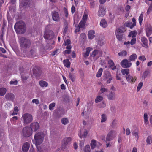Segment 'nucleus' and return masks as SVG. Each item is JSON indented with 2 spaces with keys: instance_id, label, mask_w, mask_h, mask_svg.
<instances>
[{
  "instance_id": "obj_41",
  "label": "nucleus",
  "mask_w": 152,
  "mask_h": 152,
  "mask_svg": "<svg viewBox=\"0 0 152 152\" xmlns=\"http://www.w3.org/2000/svg\"><path fill=\"white\" fill-rule=\"evenodd\" d=\"M61 123L64 125H66L69 122V120L67 118H62L61 120Z\"/></svg>"
},
{
  "instance_id": "obj_8",
  "label": "nucleus",
  "mask_w": 152,
  "mask_h": 152,
  "mask_svg": "<svg viewBox=\"0 0 152 152\" xmlns=\"http://www.w3.org/2000/svg\"><path fill=\"white\" fill-rule=\"evenodd\" d=\"M132 64V63L126 59L123 60L121 62V66L124 68H129L131 66Z\"/></svg>"
},
{
  "instance_id": "obj_60",
  "label": "nucleus",
  "mask_w": 152,
  "mask_h": 152,
  "mask_svg": "<svg viewBox=\"0 0 152 152\" xmlns=\"http://www.w3.org/2000/svg\"><path fill=\"white\" fill-rule=\"evenodd\" d=\"M133 135L137 139L138 138V133L137 132L134 131L132 132Z\"/></svg>"
},
{
  "instance_id": "obj_2",
  "label": "nucleus",
  "mask_w": 152,
  "mask_h": 152,
  "mask_svg": "<svg viewBox=\"0 0 152 152\" xmlns=\"http://www.w3.org/2000/svg\"><path fill=\"white\" fill-rule=\"evenodd\" d=\"M44 135L42 132H40L36 133L34 136L33 142L36 146L37 149H38V145H40L43 140Z\"/></svg>"
},
{
  "instance_id": "obj_5",
  "label": "nucleus",
  "mask_w": 152,
  "mask_h": 152,
  "mask_svg": "<svg viewBox=\"0 0 152 152\" xmlns=\"http://www.w3.org/2000/svg\"><path fill=\"white\" fill-rule=\"evenodd\" d=\"M102 54V51L101 50H95L93 51L91 55V56L93 58L94 61L96 60Z\"/></svg>"
},
{
  "instance_id": "obj_52",
  "label": "nucleus",
  "mask_w": 152,
  "mask_h": 152,
  "mask_svg": "<svg viewBox=\"0 0 152 152\" xmlns=\"http://www.w3.org/2000/svg\"><path fill=\"white\" fill-rule=\"evenodd\" d=\"M69 77L72 82H74L75 81V76L73 75L71 73H69Z\"/></svg>"
},
{
  "instance_id": "obj_39",
  "label": "nucleus",
  "mask_w": 152,
  "mask_h": 152,
  "mask_svg": "<svg viewBox=\"0 0 152 152\" xmlns=\"http://www.w3.org/2000/svg\"><path fill=\"white\" fill-rule=\"evenodd\" d=\"M107 119V117L106 115L104 114H102L101 115V122L103 123L105 122Z\"/></svg>"
},
{
  "instance_id": "obj_32",
  "label": "nucleus",
  "mask_w": 152,
  "mask_h": 152,
  "mask_svg": "<svg viewBox=\"0 0 152 152\" xmlns=\"http://www.w3.org/2000/svg\"><path fill=\"white\" fill-rule=\"evenodd\" d=\"M137 32L136 31H132L130 32L128 35L129 37H132V38H135L137 34Z\"/></svg>"
},
{
  "instance_id": "obj_29",
  "label": "nucleus",
  "mask_w": 152,
  "mask_h": 152,
  "mask_svg": "<svg viewBox=\"0 0 152 152\" xmlns=\"http://www.w3.org/2000/svg\"><path fill=\"white\" fill-rule=\"evenodd\" d=\"M70 43L71 41L69 39H67L65 42L64 45L65 46H67L66 48V49H71L72 47L70 45Z\"/></svg>"
},
{
  "instance_id": "obj_23",
  "label": "nucleus",
  "mask_w": 152,
  "mask_h": 152,
  "mask_svg": "<svg viewBox=\"0 0 152 152\" xmlns=\"http://www.w3.org/2000/svg\"><path fill=\"white\" fill-rule=\"evenodd\" d=\"M95 31L93 30L89 31L88 34V37L89 39H92L95 37Z\"/></svg>"
},
{
  "instance_id": "obj_26",
  "label": "nucleus",
  "mask_w": 152,
  "mask_h": 152,
  "mask_svg": "<svg viewBox=\"0 0 152 152\" xmlns=\"http://www.w3.org/2000/svg\"><path fill=\"white\" fill-rule=\"evenodd\" d=\"M100 25L101 27L104 28H105L107 26V23L104 19H102L101 20Z\"/></svg>"
},
{
  "instance_id": "obj_28",
  "label": "nucleus",
  "mask_w": 152,
  "mask_h": 152,
  "mask_svg": "<svg viewBox=\"0 0 152 152\" xmlns=\"http://www.w3.org/2000/svg\"><path fill=\"white\" fill-rule=\"evenodd\" d=\"M148 116L147 113H145L143 115L144 123L145 125H147L148 123Z\"/></svg>"
},
{
  "instance_id": "obj_38",
  "label": "nucleus",
  "mask_w": 152,
  "mask_h": 152,
  "mask_svg": "<svg viewBox=\"0 0 152 152\" xmlns=\"http://www.w3.org/2000/svg\"><path fill=\"white\" fill-rule=\"evenodd\" d=\"M121 72L123 75H128L129 73V69H124L121 70Z\"/></svg>"
},
{
  "instance_id": "obj_34",
  "label": "nucleus",
  "mask_w": 152,
  "mask_h": 152,
  "mask_svg": "<svg viewBox=\"0 0 152 152\" xmlns=\"http://www.w3.org/2000/svg\"><path fill=\"white\" fill-rule=\"evenodd\" d=\"M7 89L4 88H0V96H4L6 93Z\"/></svg>"
},
{
  "instance_id": "obj_22",
  "label": "nucleus",
  "mask_w": 152,
  "mask_h": 152,
  "mask_svg": "<svg viewBox=\"0 0 152 152\" xmlns=\"http://www.w3.org/2000/svg\"><path fill=\"white\" fill-rule=\"evenodd\" d=\"M5 97L6 99L11 101H13L15 97L14 95L11 93L7 94Z\"/></svg>"
},
{
  "instance_id": "obj_46",
  "label": "nucleus",
  "mask_w": 152,
  "mask_h": 152,
  "mask_svg": "<svg viewBox=\"0 0 152 152\" xmlns=\"http://www.w3.org/2000/svg\"><path fill=\"white\" fill-rule=\"evenodd\" d=\"M86 23V22L81 20L79 24V28H82L85 26Z\"/></svg>"
},
{
  "instance_id": "obj_17",
  "label": "nucleus",
  "mask_w": 152,
  "mask_h": 152,
  "mask_svg": "<svg viewBox=\"0 0 152 152\" xmlns=\"http://www.w3.org/2000/svg\"><path fill=\"white\" fill-rule=\"evenodd\" d=\"M146 34L147 37H148L152 34V27L151 26H148L146 29Z\"/></svg>"
},
{
  "instance_id": "obj_24",
  "label": "nucleus",
  "mask_w": 152,
  "mask_h": 152,
  "mask_svg": "<svg viewBox=\"0 0 152 152\" xmlns=\"http://www.w3.org/2000/svg\"><path fill=\"white\" fill-rule=\"evenodd\" d=\"M104 79L105 78L109 77L110 80L111 79V75L110 72L108 71L105 70L104 71Z\"/></svg>"
},
{
  "instance_id": "obj_50",
  "label": "nucleus",
  "mask_w": 152,
  "mask_h": 152,
  "mask_svg": "<svg viewBox=\"0 0 152 152\" xmlns=\"http://www.w3.org/2000/svg\"><path fill=\"white\" fill-rule=\"evenodd\" d=\"M152 11V4L150 5L147 10L146 13L147 15H148Z\"/></svg>"
},
{
  "instance_id": "obj_33",
  "label": "nucleus",
  "mask_w": 152,
  "mask_h": 152,
  "mask_svg": "<svg viewBox=\"0 0 152 152\" xmlns=\"http://www.w3.org/2000/svg\"><path fill=\"white\" fill-rule=\"evenodd\" d=\"M108 90L106 88L103 87H101L100 89L99 93L101 94H103L105 92H107Z\"/></svg>"
},
{
  "instance_id": "obj_43",
  "label": "nucleus",
  "mask_w": 152,
  "mask_h": 152,
  "mask_svg": "<svg viewBox=\"0 0 152 152\" xmlns=\"http://www.w3.org/2000/svg\"><path fill=\"white\" fill-rule=\"evenodd\" d=\"M143 12H142L141 14L140 15V16L139 17L138 20L140 24V25H141L142 21L143 20Z\"/></svg>"
},
{
  "instance_id": "obj_21",
  "label": "nucleus",
  "mask_w": 152,
  "mask_h": 152,
  "mask_svg": "<svg viewBox=\"0 0 152 152\" xmlns=\"http://www.w3.org/2000/svg\"><path fill=\"white\" fill-rule=\"evenodd\" d=\"M108 62L109 67L111 69L114 70L116 69V66L112 60L110 59L109 60Z\"/></svg>"
},
{
  "instance_id": "obj_27",
  "label": "nucleus",
  "mask_w": 152,
  "mask_h": 152,
  "mask_svg": "<svg viewBox=\"0 0 152 152\" xmlns=\"http://www.w3.org/2000/svg\"><path fill=\"white\" fill-rule=\"evenodd\" d=\"M137 58V56L136 54L133 53L129 57V60L130 61H134Z\"/></svg>"
},
{
  "instance_id": "obj_35",
  "label": "nucleus",
  "mask_w": 152,
  "mask_h": 152,
  "mask_svg": "<svg viewBox=\"0 0 152 152\" xmlns=\"http://www.w3.org/2000/svg\"><path fill=\"white\" fill-rule=\"evenodd\" d=\"M103 99V97L102 96L98 95L95 99V102L96 103H97L102 101Z\"/></svg>"
},
{
  "instance_id": "obj_37",
  "label": "nucleus",
  "mask_w": 152,
  "mask_h": 152,
  "mask_svg": "<svg viewBox=\"0 0 152 152\" xmlns=\"http://www.w3.org/2000/svg\"><path fill=\"white\" fill-rule=\"evenodd\" d=\"M64 65L67 68L69 67L70 66V63L69 60L68 59L64 60L63 61Z\"/></svg>"
},
{
  "instance_id": "obj_36",
  "label": "nucleus",
  "mask_w": 152,
  "mask_h": 152,
  "mask_svg": "<svg viewBox=\"0 0 152 152\" xmlns=\"http://www.w3.org/2000/svg\"><path fill=\"white\" fill-rule=\"evenodd\" d=\"M103 71V69L102 68H101L99 69L96 75V77H97L99 78L101 76Z\"/></svg>"
},
{
  "instance_id": "obj_45",
  "label": "nucleus",
  "mask_w": 152,
  "mask_h": 152,
  "mask_svg": "<svg viewBox=\"0 0 152 152\" xmlns=\"http://www.w3.org/2000/svg\"><path fill=\"white\" fill-rule=\"evenodd\" d=\"M18 111V109L17 107H15L14 108V110L12 113H11V115H14L17 114Z\"/></svg>"
},
{
  "instance_id": "obj_57",
  "label": "nucleus",
  "mask_w": 152,
  "mask_h": 152,
  "mask_svg": "<svg viewBox=\"0 0 152 152\" xmlns=\"http://www.w3.org/2000/svg\"><path fill=\"white\" fill-rule=\"evenodd\" d=\"M88 18V15L86 14H84L82 18V20L86 22Z\"/></svg>"
},
{
  "instance_id": "obj_11",
  "label": "nucleus",
  "mask_w": 152,
  "mask_h": 152,
  "mask_svg": "<svg viewBox=\"0 0 152 152\" xmlns=\"http://www.w3.org/2000/svg\"><path fill=\"white\" fill-rule=\"evenodd\" d=\"M71 138L69 137H66L62 140L61 144L63 146L65 147L70 143Z\"/></svg>"
},
{
  "instance_id": "obj_62",
  "label": "nucleus",
  "mask_w": 152,
  "mask_h": 152,
  "mask_svg": "<svg viewBox=\"0 0 152 152\" xmlns=\"http://www.w3.org/2000/svg\"><path fill=\"white\" fill-rule=\"evenodd\" d=\"M11 106V104L10 103H8L6 104L5 105V107L7 109L9 110Z\"/></svg>"
},
{
  "instance_id": "obj_25",
  "label": "nucleus",
  "mask_w": 152,
  "mask_h": 152,
  "mask_svg": "<svg viewBox=\"0 0 152 152\" xmlns=\"http://www.w3.org/2000/svg\"><path fill=\"white\" fill-rule=\"evenodd\" d=\"M141 41L145 47L148 48V41L146 38L144 37H142L141 38Z\"/></svg>"
},
{
  "instance_id": "obj_31",
  "label": "nucleus",
  "mask_w": 152,
  "mask_h": 152,
  "mask_svg": "<svg viewBox=\"0 0 152 152\" xmlns=\"http://www.w3.org/2000/svg\"><path fill=\"white\" fill-rule=\"evenodd\" d=\"M125 26L126 27L130 28L131 29L132 28L135 26H133V24L132 22H126L124 24Z\"/></svg>"
},
{
  "instance_id": "obj_49",
  "label": "nucleus",
  "mask_w": 152,
  "mask_h": 152,
  "mask_svg": "<svg viewBox=\"0 0 152 152\" xmlns=\"http://www.w3.org/2000/svg\"><path fill=\"white\" fill-rule=\"evenodd\" d=\"M149 72L148 71H146L143 72L142 75V78L144 79L146 78L149 74Z\"/></svg>"
},
{
  "instance_id": "obj_55",
  "label": "nucleus",
  "mask_w": 152,
  "mask_h": 152,
  "mask_svg": "<svg viewBox=\"0 0 152 152\" xmlns=\"http://www.w3.org/2000/svg\"><path fill=\"white\" fill-rule=\"evenodd\" d=\"M10 85H16L18 83V81L17 80H12L10 82Z\"/></svg>"
},
{
  "instance_id": "obj_16",
  "label": "nucleus",
  "mask_w": 152,
  "mask_h": 152,
  "mask_svg": "<svg viewBox=\"0 0 152 152\" xmlns=\"http://www.w3.org/2000/svg\"><path fill=\"white\" fill-rule=\"evenodd\" d=\"M108 99L109 100H114L115 99V94L114 92L111 91L107 95Z\"/></svg>"
},
{
  "instance_id": "obj_1",
  "label": "nucleus",
  "mask_w": 152,
  "mask_h": 152,
  "mask_svg": "<svg viewBox=\"0 0 152 152\" xmlns=\"http://www.w3.org/2000/svg\"><path fill=\"white\" fill-rule=\"evenodd\" d=\"M14 29L17 33L22 34L25 32L26 27L25 23L21 21L16 23L14 26Z\"/></svg>"
},
{
  "instance_id": "obj_9",
  "label": "nucleus",
  "mask_w": 152,
  "mask_h": 152,
  "mask_svg": "<svg viewBox=\"0 0 152 152\" xmlns=\"http://www.w3.org/2000/svg\"><path fill=\"white\" fill-rule=\"evenodd\" d=\"M101 144L96 140L93 139L91 142L90 146L91 149H94L96 147H99L101 146Z\"/></svg>"
},
{
  "instance_id": "obj_42",
  "label": "nucleus",
  "mask_w": 152,
  "mask_h": 152,
  "mask_svg": "<svg viewBox=\"0 0 152 152\" xmlns=\"http://www.w3.org/2000/svg\"><path fill=\"white\" fill-rule=\"evenodd\" d=\"M35 50H31L30 51V54L28 56V57L30 58H33L35 55Z\"/></svg>"
},
{
  "instance_id": "obj_6",
  "label": "nucleus",
  "mask_w": 152,
  "mask_h": 152,
  "mask_svg": "<svg viewBox=\"0 0 152 152\" xmlns=\"http://www.w3.org/2000/svg\"><path fill=\"white\" fill-rule=\"evenodd\" d=\"M32 130L29 127H26L23 129L22 134L24 137H28L32 135Z\"/></svg>"
},
{
  "instance_id": "obj_47",
  "label": "nucleus",
  "mask_w": 152,
  "mask_h": 152,
  "mask_svg": "<svg viewBox=\"0 0 152 152\" xmlns=\"http://www.w3.org/2000/svg\"><path fill=\"white\" fill-rule=\"evenodd\" d=\"M143 85V83L142 82H140L137 87V92H138L142 88Z\"/></svg>"
},
{
  "instance_id": "obj_63",
  "label": "nucleus",
  "mask_w": 152,
  "mask_h": 152,
  "mask_svg": "<svg viewBox=\"0 0 152 152\" xmlns=\"http://www.w3.org/2000/svg\"><path fill=\"white\" fill-rule=\"evenodd\" d=\"M146 142L148 144H150L151 142V137H148L147 139Z\"/></svg>"
},
{
  "instance_id": "obj_13",
  "label": "nucleus",
  "mask_w": 152,
  "mask_h": 152,
  "mask_svg": "<svg viewBox=\"0 0 152 152\" xmlns=\"http://www.w3.org/2000/svg\"><path fill=\"white\" fill-rule=\"evenodd\" d=\"M106 12V10L104 7H99L98 12V15L100 17H103L105 14Z\"/></svg>"
},
{
  "instance_id": "obj_48",
  "label": "nucleus",
  "mask_w": 152,
  "mask_h": 152,
  "mask_svg": "<svg viewBox=\"0 0 152 152\" xmlns=\"http://www.w3.org/2000/svg\"><path fill=\"white\" fill-rule=\"evenodd\" d=\"M118 55L119 56H126L127 55V52L125 50H123L120 53H118Z\"/></svg>"
},
{
  "instance_id": "obj_10",
  "label": "nucleus",
  "mask_w": 152,
  "mask_h": 152,
  "mask_svg": "<svg viewBox=\"0 0 152 152\" xmlns=\"http://www.w3.org/2000/svg\"><path fill=\"white\" fill-rule=\"evenodd\" d=\"M115 134L114 131H110L107 134L106 137L105 142H108L112 140L115 137Z\"/></svg>"
},
{
  "instance_id": "obj_54",
  "label": "nucleus",
  "mask_w": 152,
  "mask_h": 152,
  "mask_svg": "<svg viewBox=\"0 0 152 152\" xmlns=\"http://www.w3.org/2000/svg\"><path fill=\"white\" fill-rule=\"evenodd\" d=\"M18 119V118L17 116L13 117L12 118H11V121L12 124H15V122Z\"/></svg>"
},
{
  "instance_id": "obj_12",
  "label": "nucleus",
  "mask_w": 152,
  "mask_h": 152,
  "mask_svg": "<svg viewBox=\"0 0 152 152\" xmlns=\"http://www.w3.org/2000/svg\"><path fill=\"white\" fill-rule=\"evenodd\" d=\"M29 127L32 130V131H36L39 129V124L37 122H34L31 124Z\"/></svg>"
},
{
  "instance_id": "obj_19",
  "label": "nucleus",
  "mask_w": 152,
  "mask_h": 152,
  "mask_svg": "<svg viewBox=\"0 0 152 152\" xmlns=\"http://www.w3.org/2000/svg\"><path fill=\"white\" fill-rule=\"evenodd\" d=\"M126 78L127 81L129 83H133L136 80V77H134L130 75L126 76Z\"/></svg>"
},
{
  "instance_id": "obj_64",
  "label": "nucleus",
  "mask_w": 152,
  "mask_h": 152,
  "mask_svg": "<svg viewBox=\"0 0 152 152\" xmlns=\"http://www.w3.org/2000/svg\"><path fill=\"white\" fill-rule=\"evenodd\" d=\"M126 134L127 135H129L130 133V129L129 128L126 129Z\"/></svg>"
},
{
  "instance_id": "obj_15",
  "label": "nucleus",
  "mask_w": 152,
  "mask_h": 152,
  "mask_svg": "<svg viewBox=\"0 0 152 152\" xmlns=\"http://www.w3.org/2000/svg\"><path fill=\"white\" fill-rule=\"evenodd\" d=\"M52 18L55 21H58L60 20V17L58 13L56 11L53 12L52 13Z\"/></svg>"
},
{
  "instance_id": "obj_56",
  "label": "nucleus",
  "mask_w": 152,
  "mask_h": 152,
  "mask_svg": "<svg viewBox=\"0 0 152 152\" xmlns=\"http://www.w3.org/2000/svg\"><path fill=\"white\" fill-rule=\"evenodd\" d=\"M138 59L139 60L144 61L146 60V58L144 56L142 55L140 56Z\"/></svg>"
},
{
  "instance_id": "obj_40",
  "label": "nucleus",
  "mask_w": 152,
  "mask_h": 152,
  "mask_svg": "<svg viewBox=\"0 0 152 152\" xmlns=\"http://www.w3.org/2000/svg\"><path fill=\"white\" fill-rule=\"evenodd\" d=\"M105 42V39L104 37H103L101 39H100L98 42V44H99L100 46H102L104 44Z\"/></svg>"
},
{
  "instance_id": "obj_4",
  "label": "nucleus",
  "mask_w": 152,
  "mask_h": 152,
  "mask_svg": "<svg viewBox=\"0 0 152 152\" xmlns=\"http://www.w3.org/2000/svg\"><path fill=\"white\" fill-rule=\"evenodd\" d=\"M21 120L24 124H27L32 121L33 118L31 114L26 113L23 115L21 117Z\"/></svg>"
},
{
  "instance_id": "obj_53",
  "label": "nucleus",
  "mask_w": 152,
  "mask_h": 152,
  "mask_svg": "<svg viewBox=\"0 0 152 152\" xmlns=\"http://www.w3.org/2000/svg\"><path fill=\"white\" fill-rule=\"evenodd\" d=\"M60 50L59 49H56L53 52H52L51 55L52 56H54L58 54L59 53H60Z\"/></svg>"
},
{
  "instance_id": "obj_44",
  "label": "nucleus",
  "mask_w": 152,
  "mask_h": 152,
  "mask_svg": "<svg viewBox=\"0 0 152 152\" xmlns=\"http://www.w3.org/2000/svg\"><path fill=\"white\" fill-rule=\"evenodd\" d=\"M84 152H90V147L89 145H86L84 149Z\"/></svg>"
},
{
  "instance_id": "obj_58",
  "label": "nucleus",
  "mask_w": 152,
  "mask_h": 152,
  "mask_svg": "<svg viewBox=\"0 0 152 152\" xmlns=\"http://www.w3.org/2000/svg\"><path fill=\"white\" fill-rule=\"evenodd\" d=\"M136 39L135 38H132L130 42V44L133 45L136 43Z\"/></svg>"
},
{
  "instance_id": "obj_18",
  "label": "nucleus",
  "mask_w": 152,
  "mask_h": 152,
  "mask_svg": "<svg viewBox=\"0 0 152 152\" xmlns=\"http://www.w3.org/2000/svg\"><path fill=\"white\" fill-rule=\"evenodd\" d=\"M30 144L28 142L25 143L22 146V150L23 152H27L28 150Z\"/></svg>"
},
{
  "instance_id": "obj_3",
  "label": "nucleus",
  "mask_w": 152,
  "mask_h": 152,
  "mask_svg": "<svg viewBox=\"0 0 152 152\" xmlns=\"http://www.w3.org/2000/svg\"><path fill=\"white\" fill-rule=\"evenodd\" d=\"M20 45L23 48H29L31 45L30 40L24 37H22L19 39Z\"/></svg>"
},
{
  "instance_id": "obj_14",
  "label": "nucleus",
  "mask_w": 152,
  "mask_h": 152,
  "mask_svg": "<svg viewBox=\"0 0 152 152\" xmlns=\"http://www.w3.org/2000/svg\"><path fill=\"white\" fill-rule=\"evenodd\" d=\"M87 134L88 132L86 129H81L78 133V135L80 138L86 137Z\"/></svg>"
},
{
  "instance_id": "obj_30",
  "label": "nucleus",
  "mask_w": 152,
  "mask_h": 152,
  "mask_svg": "<svg viewBox=\"0 0 152 152\" xmlns=\"http://www.w3.org/2000/svg\"><path fill=\"white\" fill-rule=\"evenodd\" d=\"M39 85L42 87H46L48 86V83L45 81L41 80L39 82Z\"/></svg>"
},
{
  "instance_id": "obj_7",
  "label": "nucleus",
  "mask_w": 152,
  "mask_h": 152,
  "mask_svg": "<svg viewBox=\"0 0 152 152\" xmlns=\"http://www.w3.org/2000/svg\"><path fill=\"white\" fill-rule=\"evenodd\" d=\"M124 32L121 29H117L115 31V34L117 39L119 41H121L123 37Z\"/></svg>"
},
{
  "instance_id": "obj_51",
  "label": "nucleus",
  "mask_w": 152,
  "mask_h": 152,
  "mask_svg": "<svg viewBox=\"0 0 152 152\" xmlns=\"http://www.w3.org/2000/svg\"><path fill=\"white\" fill-rule=\"evenodd\" d=\"M55 106V104L54 103L50 104L49 105V109L51 110H53L54 109V107Z\"/></svg>"
},
{
  "instance_id": "obj_61",
  "label": "nucleus",
  "mask_w": 152,
  "mask_h": 152,
  "mask_svg": "<svg viewBox=\"0 0 152 152\" xmlns=\"http://www.w3.org/2000/svg\"><path fill=\"white\" fill-rule=\"evenodd\" d=\"M32 102L33 103H35L36 104H38L39 103L38 100L37 99H33L32 100Z\"/></svg>"
},
{
  "instance_id": "obj_20",
  "label": "nucleus",
  "mask_w": 152,
  "mask_h": 152,
  "mask_svg": "<svg viewBox=\"0 0 152 152\" xmlns=\"http://www.w3.org/2000/svg\"><path fill=\"white\" fill-rule=\"evenodd\" d=\"M93 50V48L91 47L87 48L86 49L85 53L83 54V56L85 58H87L89 56L90 52Z\"/></svg>"
},
{
  "instance_id": "obj_59",
  "label": "nucleus",
  "mask_w": 152,
  "mask_h": 152,
  "mask_svg": "<svg viewBox=\"0 0 152 152\" xmlns=\"http://www.w3.org/2000/svg\"><path fill=\"white\" fill-rule=\"evenodd\" d=\"M130 42L129 41L125 42H124V44L126 45V46L127 48H129L130 47Z\"/></svg>"
}]
</instances>
